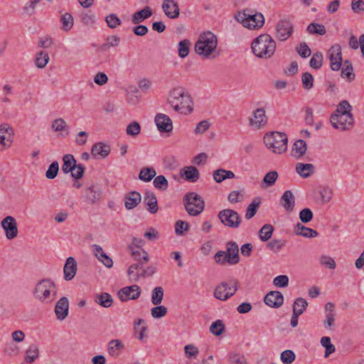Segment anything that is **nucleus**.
<instances>
[{"label": "nucleus", "instance_id": "nucleus-1", "mask_svg": "<svg viewBox=\"0 0 364 364\" xmlns=\"http://www.w3.org/2000/svg\"><path fill=\"white\" fill-rule=\"evenodd\" d=\"M167 102L175 111L180 113L187 114L193 111L192 98L182 87L173 88L169 92Z\"/></svg>", "mask_w": 364, "mask_h": 364}, {"label": "nucleus", "instance_id": "nucleus-2", "mask_svg": "<svg viewBox=\"0 0 364 364\" xmlns=\"http://www.w3.org/2000/svg\"><path fill=\"white\" fill-rule=\"evenodd\" d=\"M253 53L261 58H269L274 53L276 43L268 34H262L255 38L252 44Z\"/></svg>", "mask_w": 364, "mask_h": 364}, {"label": "nucleus", "instance_id": "nucleus-3", "mask_svg": "<svg viewBox=\"0 0 364 364\" xmlns=\"http://www.w3.org/2000/svg\"><path fill=\"white\" fill-rule=\"evenodd\" d=\"M56 293L55 283L49 279H43L36 284L33 296L41 303L50 304L55 299Z\"/></svg>", "mask_w": 364, "mask_h": 364}, {"label": "nucleus", "instance_id": "nucleus-4", "mask_svg": "<svg viewBox=\"0 0 364 364\" xmlns=\"http://www.w3.org/2000/svg\"><path fill=\"white\" fill-rule=\"evenodd\" d=\"M218 46V38L211 31L201 33L195 44V51L205 58H210Z\"/></svg>", "mask_w": 364, "mask_h": 364}, {"label": "nucleus", "instance_id": "nucleus-5", "mask_svg": "<svg viewBox=\"0 0 364 364\" xmlns=\"http://www.w3.org/2000/svg\"><path fill=\"white\" fill-rule=\"evenodd\" d=\"M263 140L267 148L274 154H281L287 150L288 137L285 133L279 132L267 133Z\"/></svg>", "mask_w": 364, "mask_h": 364}, {"label": "nucleus", "instance_id": "nucleus-6", "mask_svg": "<svg viewBox=\"0 0 364 364\" xmlns=\"http://www.w3.org/2000/svg\"><path fill=\"white\" fill-rule=\"evenodd\" d=\"M235 19L241 23L244 27L249 29L261 28L264 23V18L260 13L252 14L249 10L238 11L235 15Z\"/></svg>", "mask_w": 364, "mask_h": 364}, {"label": "nucleus", "instance_id": "nucleus-7", "mask_svg": "<svg viewBox=\"0 0 364 364\" xmlns=\"http://www.w3.org/2000/svg\"><path fill=\"white\" fill-rule=\"evenodd\" d=\"M183 200L185 209L190 215L196 216L204 210L203 199L195 192L186 193L183 197Z\"/></svg>", "mask_w": 364, "mask_h": 364}, {"label": "nucleus", "instance_id": "nucleus-8", "mask_svg": "<svg viewBox=\"0 0 364 364\" xmlns=\"http://www.w3.org/2000/svg\"><path fill=\"white\" fill-rule=\"evenodd\" d=\"M237 285L238 281L237 279H232L228 282H221L216 286L214 291V296L217 299L225 301L235 294L237 291Z\"/></svg>", "mask_w": 364, "mask_h": 364}, {"label": "nucleus", "instance_id": "nucleus-9", "mask_svg": "<svg viewBox=\"0 0 364 364\" xmlns=\"http://www.w3.org/2000/svg\"><path fill=\"white\" fill-rule=\"evenodd\" d=\"M218 217L223 225L232 229L239 228L242 222V218L238 213L229 208L220 210Z\"/></svg>", "mask_w": 364, "mask_h": 364}, {"label": "nucleus", "instance_id": "nucleus-10", "mask_svg": "<svg viewBox=\"0 0 364 364\" xmlns=\"http://www.w3.org/2000/svg\"><path fill=\"white\" fill-rule=\"evenodd\" d=\"M330 121L335 129L342 131L350 129L354 122L352 114H333Z\"/></svg>", "mask_w": 364, "mask_h": 364}, {"label": "nucleus", "instance_id": "nucleus-11", "mask_svg": "<svg viewBox=\"0 0 364 364\" xmlns=\"http://www.w3.org/2000/svg\"><path fill=\"white\" fill-rule=\"evenodd\" d=\"M330 67L333 71H338L342 65L341 47L339 44L333 45L328 50Z\"/></svg>", "mask_w": 364, "mask_h": 364}, {"label": "nucleus", "instance_id": "nucleus-12", "mask_svg": "<svg viewBox=\"0 0 364 364\" xmlns=\"http://www.w3.org/2000/svg\"><path fill=\"white\" fill-rule=\"evenodd\" d=\"M1 228L5 231L8 240H13L18 235V225L13 216L5 217L1 223Z\"/></svg>", "mask_w": 364, "mask_h": 364}, {"label": "nucleus", "instance_id": "nucleus-13", "mask_svg": "<svg viewBox=\"0 0 364 364\" xmlns=\"http://www.w3.org/2000/svg\"><path fill=\"white\" fill-rule=\"evenodd\" d=\"M293 32V24L287 19L280 20L276 26V37L279 41H286Z\"/></svg>", "mask_w": 364, "mask_h": 364}, {"label": "nucleus", "instance_id": "nucleus-14", "mask_svg": "<svg viewBox=\"0 0 364 364\" xmlns=\"http://www.w3.org/2000/svg\"><path fill=\"white\" fill-rule=\"evenodd\" d=\"M141 288L136 284L125 287L120 289L117 292L119 299L124 302L129 299H136L141 295Z\"/></svg>", "mask_w": 364, "mask_h": 364}, {"label": "nucleus", "instance_id": "nucleus-15", "mask_svg": "<svg viewBox=\"0 0 364 364\" xmlns=\"http://www.w3.org/2000/svg\"><path fill=\"white\" fill-rule=\"evenodd\" d=\"M85 197L89 204L99 203L102 197V190L99 184H92L85 190Z\"/></svg>", "mask_w": 364, "mask_h": 364}, {"label": "nucleus", "instance_id": "nucleus-16", "mask_svg": "<svg viewBox=\"0 0 364 364\" xmlns=\"http://www.w3.org/2000/svg\"><path fill=\"white\" fill-rule=\"evenodd\" d=\"M307 306V301L306 299L301 297L297 298L294 301L293 306V314L290 323L292 327H296L298 325V318L305 311Z\"/></svg>", "mask_w": 364, "mask_h": 364}, {"label": "nucleus", "instance_id": "nucleus-17", "mask_svg": "<svg viewBox=\"0 0 364 364\" xmlns=\"http://www.w3.org/2000/svg\"><path fill=\"white\" fill-rule=\"evenodd\" d=\"M161 8L169 18L174 19L179 16V6L175 0H164Z\"/></svg>", "mask_w": 364, "mask_h": 364}, {"label": "nucleus", "instance_id": "nucleus-18", "mask_svg": "<svg viewBox=\"0 0 364 364\" xmlns=\"http://www.w3.org/2000/svg\"><path fill=\"white\" fill-rule=\"evenodd\" d=\"M264 303L272 308L280 307L284 302L283 294L278 291H271L264 298Z\"/></svg>", "mask_w": 364, "mask_h": 364}, {"label": "nucleus", "instance_id": "nucleus-19", "mask_svg": "<svg viewBox=\"0 0 364 364\" xmlns=\"http://www.w3.org/2000/svg\"><path fill=\"white\" fill-rule=\"evenodd\" d=\"M155 122L160 132H170L173 129L172 121L165 114H157L155 117Z\"/></svg>", "mask_w": 364, "mask_h": 364}, {"label": "nucleus", "instance_id": "nucleus-20", "mask_svg": "<svg viewBox=\"0 0 364 364\" xmlns=\"http://www.w3.org/2000/svg\"><path fill=\"white\" fill-rule=\"evenodd\" d=\"M69 301L67 297L60 298L55 306V313L58 320L65 319L68 314Z\"/></svg>", "mask_w": 364, "mask_h": 364}, {"label": "nucleus", "instance_id": "nucleus-21", "mask_svg": "<svg viewBox=\"0 0 364 364\" xmlns=\"http://www.w3.org/2000/svg\"><path fill=\"white\" fill-rule=\"evenodd\" d=\"M253 118L250 119V124L256 129H260L267 122V117L263 108H258L253 112Z\"/></svg>", "mask_w": 364, "mask_h": 364}, {"label": "nucleus", "instance_id": "nucleus-22", "mask_svg": "<svg viewBox=\"0 0 364 364\" xmlns=\"http://www.w3.org/2000/svg\"><path fill=\"white\" fill-rule=\"evenodd\" d=\"M64 279L66 281H70L75 277L77 272V262L74 257H69L65 264L64 268Z\"/></svg>", "mask_w": 364, "mask_h": 364}, {"label": "nucleus", "instance_id": "nucleus-23", "mask_svg": "<svg viewBox=\"0 0 364 364\" xmlns=\"http://www.w3.org/2000/svg\"><path fill=\"white\" fill-rule=\"evenodd\" d=\"M180 174L186 181L192 183L197 181L200 177L198 170L193 166H185L181 170Z\"/></svg>", "mask_w": 364, "mask_h": 364}, {"label": "nucleus", "instance_id": "nucleus-24", "mask_svg": "<svg viewBox=\"0 0 364 364\" xmlns=\"http://www.w3.org/2000/svg\"><path fill=\"white\" fill-rule=\"evenodd\" d=\"M280 205L288 212H291L295 205V198L292 192L289 190L284 191L282 196Z\"/></svg>", "mask_w": 364, "mask_h": 364}, {"label": "nucleus", "instance_id": "nucleus-25", "mask_svg": "<svg viewBox=\"0 0 364 364\" xmlns=\"http://www.w3.org/2000/svg\"><path fill=\"white\" fill-rule=\"evenodd\" d=\"M144 203L147 206V209L151 213H156L158 211L157 199L154 193L146 191L144 193Z\"/></svg>", "mask_w": 364, "mask_h": 364}, {"label": "nucleus", "instance_id": "nucleus-26", "mask_svg": "<svg viewBox=\"0 0 364 364\" xmlns=\"http://www.w3.org/2000/svg\"><path fill=\"white\" fill-rule=\"evenodd\" d=\"M124 348V345L120 340L113 339L108 343V354L114 358L119 356Z\"/></svg>", "mask_w": 364, "mask_h": 364}, {"label": "nucleus", "instance_id": "nucleus-27", "mask_svg": "<svg viewBox=\"0 0 364 364\" xmlns=\"http://www.w3.org/2000/svg\"><path fill=\"white\" fill-rule=\"evenodd\" d=\"M110 146L103 142L95 144L91 149V154L94 157L100 156L102 158L107 156L110 152Z\"/></svg>", "mask_w": 364, "mask_h": 364}, {"label": "nucleus", "instance_id": "nucleus-28", "mask_svg": "<svg viewBox=\"0 0 364 364\" xmlns=\"http://www.w3.org/2000/svg\"><path fill=\"white\" fill-rule=\"evenodd\" d=\"M141 200V196L139 192H130L125 196V208L128 210H132L134 208L140 203Z\"/></svg>", "mask_w": 364, "mask_h": 364}, {"label": "nucleus", "instance_id": "nucleus-29", "mask_svg": "<svg viewBox=\"0 0 364 364\" xmlns=\"http://www.w3.org/2000/svg\"><path fill=\"white\" fill-rule=\"evenodd\" d=\"M152 15V10L149 6H145L143 9L135 12L132 17L134 24H139Z\"/></svg>", "mask_w": 364, "mask_h": 364}, {"label": "nucleus", "instance_id": "nucleus-30", "mask_svg": "<svg viewBox=\"0 0 364 364\" xmlns=\"http://www.w3.org/2000/svg\"><path fill=\"white\" fill-rule=\"evenodd\" d=\"M294 232L297 235H301L305 237L313 238L318 235L316 230L306 227L304 225L298 223L294 228Z\"/></svg>", "mask_w": 364, "mask_h": 364}, {"label": "nucleus", "instance_id": "nucleus-31", "mask_svg": "<svg viewBox=\"0 0 364 364\" xmlns=\"http://www.w3.org/2000/svg\"><path fill=\"white\" fill-rule=\"evenodd\" d=\"M306 149V144L303 139L296 140L293 144L291 155L296 159H300L305 154Z\"/></svg>", "mask_w": 364, "mask_h": 364}, {"label": "nucleus", "instance_id": "nucleus-32", "mask_svg": "<svg viewBox=\"0 0 364 364\" xmlns=\"http://www.w3.org/2000/svg\"><path fill=\"white\" fill-rule=\"evenodd\" d=\"M314 169V166L311 164L299 163L296 166L297 173L304 178H308L313 174Z\"/></svg>", "mask_w": 364, "mask_h": 364}, {"label": "nucleus", "instance_id": "nucleus-33", "mask_svg": "<svg viewBox=\"0 0 364 364\" xmlns=\"http://www.w3.org/2000/svg\"><path fill=\"white\" fill-rule=\"evenodd\" d=\"M213 177L215 182L221 183L225 179L235 178V173L232 171L219 168L213 172Z\"/></svg>", "mask_w": 364, "mask_h": 364}, {"label": "nucleus", "instance_id": "nucleus-34", "mask_svg": "<svg viewBox=\"0 0 364 364\" xmlns=\"http://www.w3.org/2000/svg\"><path fill=\"white\" fill-rule=\"evenodd\" d=\"M63 164L62 170L65 173H68L70 171L75 170L73 167L76 164V160L72 154H65L63 157Z\"/></svg>", "mask_w": 364, "mask_h": 364}, {"label": "nucleus", "instance_id": "nucleus-35", "mask_svg": "<svg viewBox=\"0 0 364 364\" xmlns=\"http://www.w3.org/2000/svg\"><path fill=\"white\" fill-rule=\"evenodd\" d=\"M261 203V198L259 197L255 198L247 206L245 218L247 220L251 219L256 214L257 209Z\"/></svg>", "mask_w": 364, "mask_h": 364}, {"label": "nucleus", "instance_id": "nucleus-36", "mask_svg": "<svg viewBox=\"0 0 364 364\" xmlns=\"http://www.w3.org/2000/svg\"><path fill=\"white\" fill-rule=\"evenodd\" d=\"M341 75L343 78H347L349 82L355 80V75L350 60H346L344 61V67L341 70Z\"/></svg>", "mask_w": 364, "mask_h": 364}, {"label": "nucleus", "instance_id": "nucleus-37", "mask_svg": "<svg viewBox=\"0 0 364 364\" xmlns=\"http://www.w3.org/2000/svg\"><path fill=\"white\" fill-rule=\"evenodd\" d=\"M156 175V172L153 167H144L141 169L139 178L144 182L151 181Z\"/></svg>", "mask_w": 364, "mask_h": 364}, {"label": "nucleus", "instance_id": "nucleus-38", "mask_svg": "<svg viewBox=\"0 0 364 364\" xmlns=\"http://www.w3.org/2000/svg\"><path fill=\"white\" fill-rule=\"evenodd\" d=\"M95 302L105 308H109L113 303L112 296L106 292L98 294L95 297Z\"/></svg>", "mask_w": 364, "mask_h": 364}, {"label": "nucleus", "instance_id": "nucleus-39", "mask_svg": "<svg viewBox=\"0 0 364 364\" xmlns=\"http://www.w3.org/2000/svg\"><path fill=\"white\" fill-rule=\"evenodd\" d=\"M39 356V349L36 344H31L26 350L25 360L27 363H33Z\"/></svg>", "mask_w": 364, "mask_h": 364}, {"label": "nucleus", "instance_id": "nucleus-40", "mask_svg": "<svg viewBox=\"0 0 364 364\" xmlns=\"http://www.w3.org/2000/svg\"><path fill=\"white\" fill-rule=\"evenodd\" d=\"M278 178V173L276 171H272L266 173L263 178L261 186L267 188L273 186Z\"/></svg>", "mask_w": 364, "mask_h": 364}, {"label": "nucleus", "instance_id": "nucleus-41", "mask_svg": "<svg viewBox=\"0 0 364 364\" xmlns=\"http://www.w3.org/2000/svg\"><path fill=\"white\" fill-rule=\"evenodd\" d=\"M228 254L231 255V259L235 261L240 262L239 247L237 244L234 241H230L226 245Z\"/></svg>", "mask_w": 364, "mask_h": 364}, {"label": "nucleus", "instance_id": "nucleus-42", "mask_svg": "<svg viewBox=\"0 0 364 364\" xmlns=\"http://www.w3.org/2000/svg\"><path fill=\"white\" fill-rule=\"evenodd\" d=\"M164 290L161 287H155L151 292V302L154 305H159L164 299Z\"/></svg>", "mask_w": 364, "mask_h": 364}, {"label": "nucleus", "instance_id": "nucleus-43", "mask_svg": "<svg viewBox=\"0 0 364 364\" xmlns=\"http://www.w3.org/2000/svg\"><path fill=\"white\" fill-rule=\"evenodd\" d=\"M60 22L62 23V29L64 31H69L73 26L74 19L69 13L62 14L60 16Z\"/></svg>", "mask_w": 364, "mask_h": 364}, {"label": "nucleus", "instance_id": "nucleus-44", "mask_svg": "<svg viewBox=\"0 0 364 364\" xmlns=\"http://www.w3.org/2000/svg\"><path fill=\"white\" fill-rule=\"evenodd\" d=\"M225 326L222 320H216L210 326V331L216 336H219L225 332Z\"/></svg>", "mask_w": 364, "mask_h": 364}, {"label": "nucleus", "instance_id": "nucleus-45", "mask_svg": "<svg viewBox=\"0 0 364 364\" xmlns=\"http://www.w3.org/2000/svg\"><path fill=\"white\" fill-rule=\"evenodd\" d=\"M132 255L134 260L138 261L140 264H145L149 261V254L143 249L132 251Z\"/></svg>", "mask_w": 364, "mask_h": 364}, {"label": "nucleus", "instance_id": "nucleus-46", "mask_svg": "<svg viewBox=\"0 0 364 364\" xmlns=\"http://www.w3.org/2000/svg\"><path fill=\"white\" fill-rule=\"evenodd\" d=\"M274 228L272 225L266 224L262 226L259 232V236L262 241H267L272 235Z\"/></svg>", "mask_w": 364, "mask_h": 364}, {"label": "nucleus", "instance_id": "nucleus-47", "mask_svg": "<svg viewBox=\"0 0 364 364\" xmlns=\"http://www.w3.org/2000/svg\"><path fill=\"white\" fill-rule=\"evenodd\" d=\"M49 60L48 53L46 51H40L36 54V65L38 68L46 67Z\"/></svg>", "mask_w": 364, "mask_h": 364}, {"label": "nucleus", "instance_id": "nucleus-48", "mask_svg": "<svg viewBox=\"0 0 364 364\" xmlns=\"http://www.w3.org/2000/svg\"><path fill=\"white\" fill-rule=\"evenodd\" d=\"M153 184L156 188L161 191H165L168 187V181L163 175L155 176Z\"/></svg>", "mask_w": 364, "mask_h": 364}, {"label": "nucleus", "instance_id": "nucleus-49", "mask_svg": "<svg viewBox=\"0 0 364 364\" xmlns=\"http://www.w3.org/2000/svg\"><path fill=\"white\" fill-rule=\"evenodd\" d=\"M307 31L311 34H318L323 36L326 33V29L322 24L311 23L308 26Z\"/></svg>", "mask_w": 364, "mask_h": 364}, {"label": "nucleus", "instance_id": "nucleus-50", "mask_svg": "<svg viewBox=\"0 0 364 364\" xmlns=\"http://www.w3.org/2000/svg\"><path fill=\"white\" fill-rule=\"evenodd\" d=\"M51 128L55 132H63L68 131L69 126L63 118H58L53 121Z\"/></svg>", "mask_w": 364, "mask_h": 364}, {"label": "nucleus", "instance_id": "nucleus-51", "mask_svg": "<svg viewBox=\"0 0 364 364\" xmlns=\"http://www.w3.org/2000/svg\"><path fill=\"white\" fill-rule=\"evenodd\" d=\"M191 46V42L188 39H184L179 42L178 43V55L181 58H184L188 56L189 53V48Z\"/></svg>", "mask_w": 364, "mask_h": 364}, {"label": "nucleus", "instance_id": "nucleus-52", "mask_svg": "<svg viewBox=\"0 0 364 364\" xmlns=\"http://www.w3.org/2000/svg\"><path fill=\"white\" fill-rule=\"evenodd\" d=\"M141 132V126L139 122L134 121L129 124L126 129V133L127 135L131 136L132 137H135Z\"/></svg>", "mask_w": 364, "mask_h": 364}, {"label": "nucleus", "instance_id": "nucleus-53", "mask_svg": "<svg viewBox=\"0 0 364 364\" xmlns=\"http://www.w3.org/2000/svg\"><path fill=\"white\" fill-rule=\"evenodd\" d=\"M323 55L321 52L315 53L310 60V66L316 70L319 69L322 66Z\"/></svg>", "mask_w": 364, "mask_h": 364}, {"label": "nucleus", "instance_id": "nucleus-54", "mask_svg": "<svg viewBox=\"0 0 364 364\" xmlns=\"http://www.w3.org/2000/svg\"><path fill=\"white\" fill-rule=\"evenodd\" d=\"M280 358L284 364H291L296 359V355L291 350H285L282 352Z\"/></svg>", "mask_w": 364, "mask_h": 364}, {"label": "nucleus", "instance_id": "nucleus-55", "mask_svg": "<svg viewBox=\"0 0 364 364\" xmlns=\"http://www.w3.org/2000/svg\"><path fill=\"white\" fill-rule=\"evenodd\" d=\"M156 306L151 309V314L154 318H160L164 316L168 311L166 306L162 305H155Z\"/></svg>", "mask_w": 364, "mask_h": 364}, {"label": "nucleus", "instance_id": "nucleus-56", "mask_svg": "<svg viewBox=\"0 0 364 364\" xmlns=\"http://www.w3.org/2000/svg\"><path fill=\"white\" fill-rule=\"evenodd\" d=\"M59 171V164L58 161H55L51 163V164L49 166L48 170L46 172V176L48 179H53L55 178L58 173Z\"/></svg>", "mask_w": 364, "mask_h": 364}, {"label": "nucleus", "instance_id": "nucleus-57", "mask_svg": "<svg viewBox=\"0 0 364 364\" xmlns=\"http://www.w3.org/2000/svg\"><path fill=\"white\" fill-rule=\"evenodd\" d=\"M301 82L304 89L310 90L314 87V77L308 72L304 73L301 76Z\"/></svg>", "mask_w": 364, "mask_h": 364}, {"label": "nucleus", "instance_id": "nucleus-58", "mask_svg": "<svg viewBox=\"0 0 364 364\" xmlns=\"http://www.w3.org/2000/svg\"><path fill=\"white\" fill-rule=\"evenodd\" d=\"M352 107L347 100L341 101L337 107L334 114H352Z\"/></svg>", "mask_w": 364, "mask_h": 364}, {"label": "nucleus", "instance_id": "nucleus-59", "mask_svg": "<svg viewBox=\"0 0 364 364\" xmlns=\"http://www.w3.org/2000/svg\"><path fill=\"white\" fill-rule=\"evenodd\" d=\"M105 21L110 28H115L121 24V20L114 14L107 16Z\"/></svg>", "mask_w": 364, "mask_h": 364}, {"label": "nucleus", "instance_id": "nucleus-60", "mask_svg": "<svg viewBox=\"0 0 364 364\" xmlns=\"http://www.w3.org/2000/svg\"><path fill=\"white\" fill-rule=\"evenodd\" d=\"M313 213L311 209L306 208L299 213V219L304 223H307L313 219Z\"/></svg>", "mask_w": 364, "mask_h": 364}, {"label": "nucleus", "instance_id": "nucleus-61", "mask_svg": "<svg viewBox=\"0 0 364 364\" xmlns=\"http://www.w3.org/2000/svg\"><path fill=\"white\" fill-rule=\"evenodd\" d=\"M273 284L279 288H284L289 284V277L287 275H279L273 280Z\"/></svg>", "mask_w": 364, "mask_h": 364}, {"label": "nucleus", "instance_id": "nucleus-62", "mask_svg": "<svg viewBox=\"0 0 364 364\" xmlns=\"http://www.w3.org/2000/svg\"><path fill=\"white\" fill-rule=\"evenodd\" d=\"M319 262L321 263V264L329 268V269H335L336 268V262L334 261V259L329 257V256H326V255H322L320 259H319Z\"/></svg>", "mask_w": 364, "mask_h": 364}, {"label": "nucleus", "instance_id": "nucleus-63", "mask_svg": "<svg viewBox=\"0 0 364 364\" xmlns=\"http://www.w3.org/2000/svg\"><path fill=\"white\" fill-rule=\"evenodd\" d=\"M75 170L70 171L71 176L75 179H80L81 178L85 173V166L81 164H75V167H73Z\"/></svg>", "mask_w": 364, "mask_h": 364}, {"label": "nucleus", "instance_id": "nucleus-64", "mask_svg": "<svg viewBox=\"0 0 364 364\" xmlns=\"http://www.w3.org/2000/svg\"><path fill=\"white\" fill-rule=\"evenodd\" d=\"M230 362L231 364H248L245 356L239 353L230 355Z\"/></svg>", "mask_w": 364, "mask_h": 364}]
</instances>
